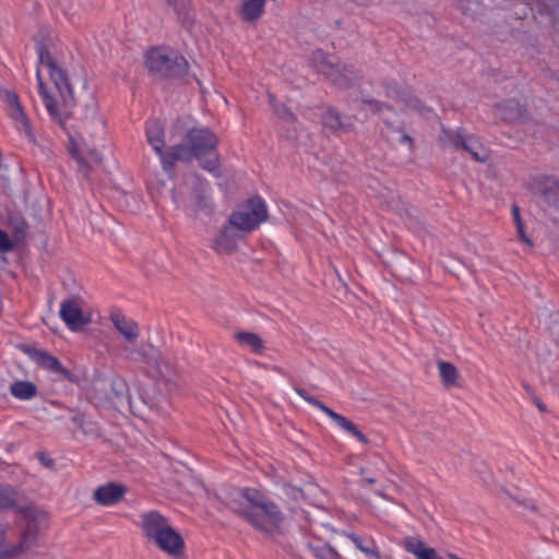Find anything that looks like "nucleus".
<instances>
[{
    "mask_svg": "<svg viewBox=\"0 0 559 559\" xmlns=\"http://www.w3.org/2000/svg\"><path fill=\"white\" fill-rule=\"evenodd\" d=\"M39 95L55 121L63 123L74 106V93L66 70L58 66L44 41H37Z\"/></svg>",
    "mask_w": 559,
    "mask_h": 559,
    "instance_id": "1",
    "label": "nucleus"
},
{
    "mask_svg": "<svg viewBox=\"0 0 559 559\" xmlns=\"http://www.w3.org/2000/svg\"><path fill=\"white\" fill-rule=\"evenodd\" d=\"M230 510L255 530L274 534L281 528L284 514L280 507L255 488L239 490V498L229 502Z\"/></svg>",
    "mask_w": 559,
    "mask_h": 559,
    "instance_id": "2",
    "label": "nucleus"
},
{
    "mask_svg": "<svg viewBox=\"0 0 559 559\" xmlns=\"http://www.w3.org/2000/svg\"><path fill=\"white\" fill-rule=\"evenodd\" d=\"M217 144L218 139L210 129H189L182 143L171 145V153L168 158L173 162V176L177 162H190L194 158L204 170L218 177L221 175V164Z\"/></svg>",
    "mask_w": 559,
    "mask_h": 559,
    "instance_id": "3",
    "label": "nucleus"
},
{
    "mask_svg": "<svg viewBox=\"0 0 559 559\" xmlns=\"http://www.w3.org/2000/svg\"><path fill=\"white\" fill-rule=\"evenodd\" d=\"M19 512L24 515L27 522L17 544H4L7 528L0 524V559H20L22 556L32 554L37 546L38 524L33 519L34 509L20 508Z\"/></svg>",
    "mask_w": 559,
    "mask_h": 559,
    "instance_id": "4",
    "label": "nucleus"
},
{
    "mask_svg": "<svg viewBox=\"0 0 559 559\" xmlns=\"http://www.w3.org/2000/svg\"><path fill=\"white\" fill-rule=\"evenodd\" d=\"M266 218L265 201L261 197H253L229 215L228 223L236 229L248 233L257 229Z\"/></svg>",
    "mask_w": 559,
    "mask_h": 559,
    "instance_id": "5",
    "label": "nucleus"
},
{
    "mask_svg": "<svg viewBox=\"0 0 559 559\" xmlns=\"http://www.w3.org/2000/svg\"><path fill=\"white\" fill-rule=\"evenodd\" d=\"M145 64L151 72L162 76H181L188 71V61L178 52L167 53L163 48H152L145 56Z\"/></svg>",
    "mask_w": 559,
    "mask_h": 559,
    "instance_id": "6",
    "label": "nucleus"
},
{
    "mask_svg": "<svg viewBox=\"0 0 559 559\" xmlns=\"http://www.w3.org/2000/svg\"><path fill=\"white\" fill-rule=\"evenodd\" d=\"M311 62L319 72L341 88L349 87L352 81L356 78L353 67H340L337 58L334 55L324 52L322 49H317L312 52Z\"/></svg>",
    "mask_w": 559,
    "mask_h": 559,
    "instance_id": "7",
    "label": "nucleus"
},
{
    "mask_svg": "<svg viewBox=\"0 0 559 559\" xmlns=\"http://www.w3.org/2000/svg\"><path fill=\"white\" fill-rule=\"evenodd\" d=\"M294 391L308 404L314 406L316 408L320 409L322 413H324L329 418H331L334 424L340 427L341 429L347 431L353 437H355L359 442L367 444L369 442V439L365 433H362L357 426L350 421L345 416L334 412L332 408L326 406L324 403L319 401L317 397L310 395L305 389L294 385Z\"/></svg>",
    "mask_w": 559,
    "mask_h": 559,
    "instance_id": "8",
    "label": "nucleus"
},
{
    "mask_svg": "<svg viewBox=\"0 0 559 559\" xmlns=\"http://www.w3.org/2000/svg\"><path fill=\"white\" fill-rule=\"evenodd\" d=\"M145 134L152 150L159 157L163 170L173 177V162L168 158L171 146L165 150V128L158 119H150L145 123Z\"/></svg>",
    "mask_w": 559,
    "mask_h": 559,
    "instance_id": "9",
    "label": "nucleus"
},
{
    "mask_svg": "<svg viewBox=\"0 0 559 559\" xmlns=\"http://www.w3.org/2000/svg\"><path fill=\"white\" fill-rule=\"evenodd\" d=\"M442 133L447 142L453 148L468 152L476 162H485L487 159V155L480 142L474 135L466 133L464 129H443Z\"/></svg>",
    "mask_w": 559,
    "mask_h": 559,
    "instance_id": "10",
    "label": "nucleus"
},
{
    "mask_svg": "<svg viewBox=\"0 0 559 559\" xmlns=\"http://www.w3.org/2000/svg\"><path fill=\"white\" fill-rule=\"evenodd\" d=\"M82 304V298L78 296L66 298L60 304L59 316L72 332L81 331L90 323V319L83 313Z\"/></svg>",
    "mask_w": 559,
    "mask_h": 559,
    "instance_id": "11",
    "label": "nucleus"
},
{
    "mask_svg": "<svg viewBox=\"0 0 559 559\" xmlns=\"http://www.w3.org/2000/svg\"><path fill=\"white\" fill-rule=\"evenodd\" d=\"M0 98L5 102L8 114L15 122L16 129L21 132H24L27 136H31V122L20 103L17 94L11 90L0 87Z\"/></svg>",
    "mask_w": 559,
    "mask_h": 559,
    "instance_id": "12",
    "label": "nucleus"
},
{
    "mask_svg": "<svg viewBox=\"0 0 559 559\" xmlns=\"http://www.w3.org/2000/svg\"><path fill=\"white\" fill-rule=\"evenodd\" d=\"M31 358L43 369L59 374L62 379L73 381L72 372L63 367L61 361L43 349H34L29 353Z\"/></svg>",
    "mask_w": 559,
    "mask_h": 559,
    "instance_id": "13",
    "label": "nucleus"
},
{
    "mask_svg": "<svg viewBox=\"0 0 559 559\" xmlns=\"http://www.w3.org/2000/svg\"><path fill=\"white\" fill-rule=\"evenodd\" d=\"M162 551L171 557L180 556L185 550V542L181 535L171 526L152 540Z\"/></svg>",
    "mask_w": 559,
    "mask_h": 559,
    "instance_id": "14",
    "label": "nucleus"
},
{
    "mask_svg": "<svg viewBox=\"0 0 559 559\" xmlns=\"http://www.w3.org/2000/svg\"><path fill=\"white\" fill-rule=\"evenodd\" d=\"M169 526L168 519L158 511H148L141 514V528L144 536L151 542Z\"/></svg>",
    "mask_w": 559,
    "mask_h": 559,
    "instance_id": "15",
    "label": "nucleus"
},
{
    "mask_svg": "<svg viewBox=\"0 0 559 559\" xmlns=\"http://www.w3.org/2000/svg\"><path fill=\"white\" fill-rule=\"evenodd\" d=\"M126 487L119 484L109 483L99 486L94 491V500L100 506H114L121 501L126 495Z\"/></svg>",
    "mask_w": 559,
    "mask_h": 559,
    "instance_id": "16",
    "label": "nucleus"
},
{
    "mask_svg": "<svg viewBox=\"0 0 559 559\" xmlns=\"http://www.w3.org/2000/svg\"><path fill=\"white\" fill-rule=\"evenodd\" d=\"M114 326L129 343L134 342L139 337L138 323L127 318L120 310H112L109 316Z\"/></svg>",
    "mask_w": 559,
    "mask_h": 559,
    "instance_id": "17",
    "label": "nucleus"
},
{
    "mask_svg": "<svg viewBox=\"0 0 559 559\" xmlns=\"http://www.w3.org/2000/svg\"><path fill=\"white\" fill-rule=\"evenodd\" d=\"M238 234L230 224L223 226L219 235L214 240V249L218 253H233L237 248Z\"/></svg>",
    "mask_w": 559,
    "mask_h": 559,
    "instance_id": "18",
    "label": "nucleus"
},
{
    "mask_svg": "<svg viewBox=\"0 0 559 559\" xmlns=\"http://www.w3.org/2000/svg\"><path fill=\"white\" fill-rule=\"evenodd\" d=\"M404 549L417 559H442L432 547H427L417 537H408L404 540Z\"/></svg>",
    "mask_w": 559,
    "mask_h": 559,
    "instance_id": "19",
    "label": "nucleus"
},
{
    "mask_svg": "<svg viewBox=\"0 0 559 559\" xmlns=\"http://www.w3.org/2000/svg\"><path fill=\"white\" fill-rule=\"evenodd\" d=\"M346 536L369 559H381V554L376 540L370 536H360L355 533H348Z\"/></svg>",
    "mask_w": 559,
    "mask_h": 559,
    "instance_id": "20",
    "label": "nucleus"
},
{
    "mask_svg": "<svg viewBox=\"0 0 559 559\" xmlns=\"http://www.w3.org/2000/svg\"><path fill=\"white\" fill-rule=\"evenodd\" d=\"M501 119L515 122L524 117L525 108L515 99H508L496 106Z\"/></svg>",
    "mask_w": 559,
    "mask_h": 559,
    "instance_id": "21",
    "label": "nucleus"
},
{
    "mask_svg": "<svg viewBox=\"0 0 559 559\" xmlns=\"http://www.w3.org/2000/svg\"><path fill=\"white\" fill-rule=\"evenodd\" d=\"M307 547L314 559H341L337 550L322 539H311L308 542Z\"/></svg>",
    "mask_w": 559,
    "mask_h": 559,
    "instance_id": "22",
    "label": "nucleus"
},
{
    "mask_svg": "<svg viewBox=\"0 0 559 559\" xmlns=\"http://www.w3.org/2000/svg\"><path fill=\"white\" fill-rule=\"evenodd\" d=\"M37 386L27 380H16L10 385V393L20 401H29L37 395Z\"/></svg>",
    "mask_w": 559,
    "mask_h": 559,
    "instance_id": "23",
    "label": "nucleus"
},
{
    "mask_svg": "<svg viewBox=\"0 0 559 559\" xmlns=\"http://www.w3.org/2000/svg\"><path fill=\"white\" fill-rule=\"evenodd\" d=\"M19 501V490L8 484H0V512L13 510Z\"/></svg>",
    "mask_w": 559,
    "mask_h": 559,
    "instance_id": "24",
    "label": "nucleus"
},
{
    "mask_svg": "<svg viewBox=\"0 0 559 559\" xmlns=\"http://www.w3.org/2000/svg\"><path fill=\"white\" fill-rule=\"evenodd\" d=\"M265 0H246L240 9V16L246 22L258 20L264 12Z\"/></svg>",
    "mask_w": 559,
    "mask_h": 559,
    "instance_id": "25",
    "label": "nucleus"
},
{
    "mask_svg": "<svg viewBox=\"0 0 559 559\" xmlns=\"http://www.w3.org/2000/svg\"><path fill=\"white\" fill-rule=\"evenodd\" d=\"M322 123L325 128H329L333 131L343 130L347 132L353 127L350 122L343 121L338 111L333 108H329L323 114Z\"/></svg>",
    "mask_w": 559,
    "mask_h": 559,
    "instance_id": "26",
    "label": "nucleus"
},
{
    "mask_svg": "<svg viewBox=\"0 0 559 559\" xmlns=\"http://www.w3.org/2000/svg\"><path fill=\"white\" fill-rule=\"evenodd\" d=\"M438 369H439V374H440L441 381L445 388H452V386L459 385V383H457L459 371H457V368L453 364H451L449 361L440 360V361H438Z\"/></svg>",
    "mask_w": 559,
    "mask_h": 559,
    "instance_id": "27",
    "label": "nucleus"
},
{
    "mask_svg": "<svg viewBox=\"0 0 559 559\" xmlns=\"http://www.w3.org/2000/svg\"><path fill=\"white\" fill-rule=\"evenodd\" d=\"M235 338L240 345L249 347L254 354H262L264 349L263 341L257 333L237 332Z\"/></svg>",
    "mask_w": 559,
    "mask_h": 559,
    "instance_id": "28",
    "label": "nucleus"
},
{
    "mask_svg": "<svg viewBox=\"0 0 559 559\" xmlns=\"http://www.w3.org/2000/svg\"><path fill=\"white\" fill-rule=\"evenodd\" d=\"M543 197L549 205L559 210V183L551 182V185L545 187Z\"/></svg>",
    "mask_w": 559,
    "mask_h": 559,
    "instance_id": "29",
    "label": "nucleus"
},
{
    "mask_svg": "<svg viewBox=\"0 0 559 559\" xmlns=\"http://www.w3.org/2000/svg\"><path fill=\"white\" fill-rule=\"evenodd\" d=\"M270 104L272 105L275 114L286 121H295L296 116L284 105L274 102V96L269 95Z\"/></svg>",
    "mask_w": 559,
    "mask_h": 559,
    "instance_id": "30",
    "label": "nucleus"
},
{
    "mask_svg": "<svg viewBox=\"0 0 559 559\" xmlns=\"http://www.w3.org/2000/svg\"><path fill=\"white\" fill-rule=\"evenodd\" d=\"M13 250V242L9 235L0 228V252L8 253Z\"/></svg>",
    "mask_w": 559,
    "mask_h": 559,
    "instance_id": "31",
    "label": "nucleus"
},
{
    "mask_svg": "<svg viewBox=\"0 0 559 559\" xmlns=\"http://www.w3.org/2000/svg\"><path fill=\"white\" fill-rule=\"evenodd\" d=\"M73 157L76 159L78 164H79V170L85 176V177H88V174H90V167L88 165L85 163V160L79 156L75 152L72 153Z\"/></svg>",
    "mask_w": 559,
    "mask_h": 559,
    "instance_id": "32",
    "label": "nucleus"
},
{
    "mask_svg": "<svg viewBox=\"0 0 559 559\" xmlns=\"http://www.w3.org/2000/svg\"><path fill=\"white\" fill-rule=\"evenodd\" d=\"M516 233H518V237H519V239H520L522 242H524V243H526V245H528V246H533L532 240H531V239L526 236V234H525V230H524V224H522V225H516Z\"/></svg>",
    "mask_w": 559,
    "mask_h": 559,
    "instance_id": "33",
    "label": "nucleus"
},
{
    "mask_svg": "<svg viewBox=\"0 0 559 559\" xmlns=\"http://www.w3.org/2000/svg\"><path fill=\"white\" fill-rule=\"evenodd\" d=\"M365 103L368 104L371 107V109L376 112L382 111L383 108H390L389 106H386L383 103L378 102L376 99H367V100H365Z\"/></svg>",
    "mask_w": 559,
    "mask_h": 559,
    "instance_id": "34",
    "label": "nucleus"
},
{
    "mask_svg": "<svg viewBox=\"0 0 559 559\" xmlns=\"http://www.w3.org/2000/svg\"><path fill=\"white\" fill-rule=\"evenodd\" d=\"M511 214H512V218H513L515 226L524 224L521 218L520 207L516 204L512 205Z\"/></svg>",
    "mask_w": 559,
    "mask_h": 559,
    "instance_id": "35",
    "label": "nucleus"
},
{
    "mask_svg": "<svg viewBox=\"0 0 559 559\" xmlns=\"http://www.w3.org/2000/svg\"><path fill=\"white\" fill-rule=\"evenodd\" d=\"M169 5L174 7L176 11H179L180 9L185 8V1L186 0H166Z\"/></svg>",
    "mask_w": 559,
    "mask_h": 559,
    "instance_id": "36",
    "label": "nucleus"
},
{
    "mask_svg": "<svg viewBox=\"0 0 559 559\" xmlns=\"http://www.w3.org/2000/svg\"><path fill=\"white\" fill-rule=\"evenodd\" d=\"M404 103H405V105H406L407 107H409V108H414V109H418V108H419V107H418V105H419V100H418L417 98H415V97H414V98H413V97H411V98H408V99H404Z\"/></svg>",
    "mask_w": 559,
    "mask_h": 559,
    "instance_id": "37",
    "label": "nucleus"
},
{
    "mask_svg": "<svg viewBox=\"0 0 559 559\" xmlns=\"http://www.w3.org/2000/svg\"><path fill=\"white\" fill-rule=\"evenodd\" d=\"M399 142H400L401 144H407L409 147H412V146H413V139H412L408 134H406V133H403V134L400 136Z\"/></svg>",
    "mask_w": 559,
    "mask_h": 559,
    "instance_id": "38",
    "label": "nucleus"
},
{
    "mask_svg": "<svg viewBox=\"0 0 559 559\" xmlns=\"http://www.w3.org/2000/svg\"><path fill=\"white\" fill-rule=\"evenodd\" d=\"M26 223L23 218L21 219H17V223H16V233H21V234H24L25 230H26Z\"/></svg>",
    "mask_w": 559,
    "mask_h": 559,
    "instance_id": "39",
    "label": "nucleus"
},
{
    "mask_svg": "<svg viewBox=\"0 0 559 559\" xmlns=\"http://www.w3.org/2000/svg\"><path fill=\"white\" fill-rule=\"evenodd\" d=\"M38 459L40 460V462H41L44 465H46V466H48V467H50V466H52V465H53V461H52L51 459H46V457H45V455H44L43 453H39V454H38Z\"/></svg>",
    "mask_w": 559,
    "mask_h": 559,
    "instance_id": "40",
    "label": "nucleus"
},
{
    "mask_svg": "<svg viewBox=\"0 0 559 559\" xmlns=\"http://www.w3.org/2000/svg\"><path fill=\"white\" fill-rule=\"evenodd\" d=\"M533 401L540 412H546V405L537 396H534Z\"/></svg>",
    "mask_w": 559,
    "mask_h": 559,
    "instance_id": "41",
    "label": "nucleus"
},
{
    "mask_svg": "<svg viewBox=\"0 0 559 559\" xmlns=\"http://www.w3.org/2000/svg\"><path fill=\"white\" fill-rule=\"evenodd\" d=\"M72 421L74 424H76L78 426H81L83 420H82V417L80 415H75V416L72 417Z\"/></svg>",
    "mask_w": 559,
    "mask_h": 559,
    "instance_id": "42",
    "label": "nucleus"
},
{
    "mask_svg": "<svg viewBox=\"0 0 559 559\" xmlns=\"http://www.w3.org/2000/svg\"><path fill=\"white\" fill-rule=\"evenodd\" d=\"M364 481H365L366 484H368V485H373V484H376V478H373V477H366V478L364 479Z\"/></svg>",
    "mask_w": 559,
    "mask_h": 559,
    "instance_id": "43",
    "label": "nucleus"
},
{
    "mask_svg": "<svg viewBox=\"0 0 559 559\" xmlns=\"http://www.w3.org/2000/svg\"><path fill=\"white\" fill-rule=\"evenodd\" d=\"M447 556H448L449 559H462L457 555L452 554V552H449Z\"/></svg>",
    "mask_w": 559,
    "mask_h": 559,
    "instance_id": "44",
    "label": "nucleus"
}]
</instances>
